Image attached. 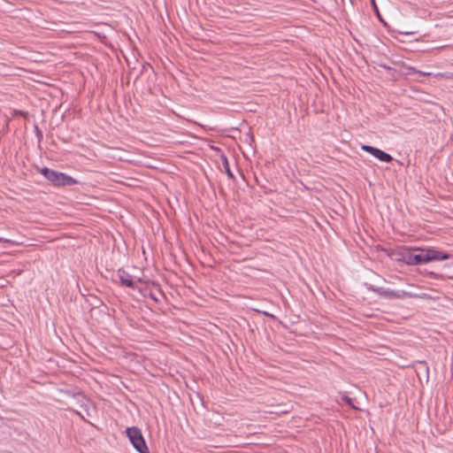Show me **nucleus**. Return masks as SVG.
Instances as JSON below:
<instances>
[{
	"label": "nucleus",
	"mask_w": 453,
	"mask_h": 453,
	"mask_svg": "<svg viewBox=\"0 0 453 453\" xmlns=\"http://www.w3.org/2000/svg\"><path fill=\"white\" fill-rule=\"evenodd\" d=\"M449 254L434 249H417L404 250L401 254L400 260L407 265H418L432 261L446 260L449 259Z\"/></svg>",
	"instance_id": "1"
},
{
	"label": "nucleus",
	"mask_w": 453,
	"mask_h": 453,
	"mask_svg": "<svg viewBox=\"0 0 453 453\" xmlns=\"http://www.w3.org/2000/svg\"><path fill=\"white\" fill-rule=\"evenodd\" d=\"M40 173L57 187L73 186L78 183V180L72 176L48 167L42 168Z\"/></svg>",
	"instance_id": "2"
},
{
	"label": "nucleus",
	"mask_w": 453,
	"mask_h": 453,
	"mask_svg": "<svg viewBox=\"0 0 453 453\" xmlns=\"http://www.w3.org/2000/svg\"><path fill=\"white\" fill-rule=\"evenodd\" d=\"M126 433L130 442L139 453H149L148 447L139 428L135 426L128 427Z\"/></svg>",
	"instance_id": "3"
},
{
	"label": "nucleus",
	"mask_w": 453,
	"mask_h": 453,
	"mask_svg": "<svg viewBox=\"0 0 453 453\" xmlns=\"http://www.w3.org/2000/svg\"><path fill=\"white\" fill-rule=\"evenodd\" d=\"M367 288L377 295L383 296L388 299H403L404 297H412L415 296V295H412L411 293L403 291V290H398L395 291L390 288H384L380 287H375L372 285H369Z\"/></svg>",
	"instance_id": "4"
},
{
	"label": "nucleus",
	"mask_w": 453,
	"mask_h": 453,
	"mask_svg": "<svg viewBox=\"0 0 453 453\" xmlns=\"http://www.w3.org/2000/svg\"><path fill=\"white\" fill-rule=\"evenodd\" d=\"M361 150L372 155L381 162L388 163L393 160V157L390 154L371 145L364 144L361 146Z\"/></svg>",
	"instance_id": "5"
},
{
	"label": "nucleus",
	"mask_w": 453,
	"mask_h": 453,
	"mask_svg": "<svg viewBox=\"0 0 453 453\" xmlns=\"http://www.w3.org/2000/svg\"><path fill=\"white\" fill-rule=\"evenodd\" d=\"M117 277L119 278L122 286L135 288V283L133 276L125 270L119 269L117 272Z\"/></svg>",
	"instance_id": "6"
},
{
	"label": "nucleus",
	"mask_w": 453,
	"mask_h": 453,
	"mask_svg": "<svg viewBox=\"0 0 453 453\" xmlns=\"http://www.w3.org/2000/svg\"><path fill=\"white\" fill-rule=\"evenodd\" d=\"M221 159H222V164H223V167L225 169V172L226 173L227 176L230 178V179H234V173H232L231 169H230V165H229V162H228V159L226 156H222L221 157Z\"/></svg>",
	"instance_id": "7"
},
{
	"label": "nucleus",
	"mask_w": 453,
	"mask_h": 453,
	"mask_svg": "<svg viewBox=\"0 0 453 453\" xmlns=\"http://www.w3.org/2000/svg\"><path fill=\"white\" fill-rule=\"evenodd\" d=\"M148 296H149V297H150V298H151L154 302L157 303V302H159L158 296H163V293L161 292V290H159V289H158L157 294L153 293V292H150Z\"/></svg>",
	"instance_id": "8"
},
{
	"label": "nucleus",
	"mask_w": 453,
	"mask_h": 453,
	"mask_svg": "<svg viewBox=\"0 0 453 453\" xmlns=\"http://www.w3.org/2000/svg\"><path fill=\"white\" fill-rule=\"evenodd\" d=\"M35 135L37 137L38 142H41V141L42 140V132L40 130V128L37 125H35Z\"/></svg>",
	"instance_id": "9"
},
{
	"label": "nucleus",
	"mask_w": 453,
	"mask_h": 453,
	"mask_svg": "<svg viewBox=\"0 0 453 453\" xmlns=\"http://www.w3.org/2000/svg\"><path fill=\"white\" fill-rule=\"evenodd\" d=\"M371 4H372V6H373V8H374L375 12H379V11H378V7H377V5H376V4H375V0H373V2H371Z\"/></svg>",
	"instance_id": "10"
},
{
	"label": "nucleus",
	"mask_w": 453,
	"mask_h": 453,
	"mask_svg": "<svg viewBox=\"0 0 453 453\" xmlns=\"http://www.w3.org/2000/svg\"><path fill=\"white\" fill-rule=\"evenodd\" d=\"M226 453H237V452H236V451H234V450H228V451H226Z\"/></svg>",
	"instance_id": "11"
},
{
	"label": "nucleus",
	"mask_w": 453,
	"mask_h": 453,
	"mask_svg": "<svg viewBox=\"0 0 453 453\" xmlns=\"http://www.w3.org/2000/svg\"><path fill=\"white\" fill-rule=\"evenodd\" d=\"M2 240H3V239H2V238H0V242H2Z\"/></svg>",
	"instance_id": "12"
},
{
	"label": "nucleus",
	"mask_w": 453,
	"mask_h": 453,
	"mask_svg": "<svg viewBox=\"0 0 453 453\" xmlns=\"http://www.w3.org/2000/svg\"><path fill=\"white\" fill-rule=\"evenodd\" d=\"M371 2H373V0H370Z\"/></svg>",
	"instance_id": "13"
}]
</instances>
